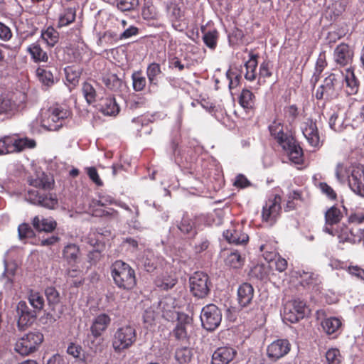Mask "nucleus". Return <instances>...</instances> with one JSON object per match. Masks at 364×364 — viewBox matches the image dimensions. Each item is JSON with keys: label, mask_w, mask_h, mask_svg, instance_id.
<instances>
[{"label": "nucleus", "mask_w": 364, "mask_h": 364, "mask_svg": "<svg viewBox=\"0 0 364 364\" xmlns=\"http://www.w3.org/2000/svg\"><path fill=\"white\" fill-rule=\"evenodd\" d=\"M282 146L287 151L289 159L292 162L300 164L302 161V149L299 145L295 144L293 138L287 140Z\"/></svg>", "instance_id": "obj_20"}, {"label": "nucleus", "mask_w": 364, "mask_h": 364, "mask_svg": "<svg viewBox=\"0 0 364 364\" xmlns=\"http://www.w3.org/2000/svg\"><path fill=\"white\" fill-rule=\"evenodd\" d=\"M343 80L342 75L331 73L326 77L322 84L326 89V97L331 98L336 95V90Z\"/></svg>", "instance_id": "obj_18"}, {"label": "nucleus", "mask_w": 364, "mask_h": 364, "mask_svg": "<svg viewBox=\"0 0 364 364\" xmlns=\"http://www.w3.org/2000/svg\"><path fill=\"white\" fill-rule=\"evenodd\" d=\"M225 263L230 268L239 269L243 266L244 259L237 251H234L226 257Z\"/></svg>", "instance_id": "obj_32"}, {"label": "nucleus", "mask_w": 364, "mask_h": 364, "mask_svg": "<svg viewBox=\"0 0 364 364\" xmlns=\"http://www.w3.org/2000/svg\"><path fill=\"white\" fill-rule=\"evenodd\" d=\"M176 306V300L171 296L164 297L159 304V307L163 312V316L168 319L171 317Z\"/></svg>", "instance_id": "obj_26"}, {"label": "nucleus", "mask_w": 364, "mask_h": 364, "mask_svg": "<svg viewBox=\"0 0 364 364\" xmlns=\"http://www.w3.org/2000/svg\"><path fill=\"white\" fill-rule=\"evenodd\" d=\"M156 284L158 287H160L164 290H168L175 286L176 279L171 277L163 279H159L156 281Z\"/></svg>", "instance_id": "obj_52"}, {"label": "nucleus", "mask_w": 364, "mask_h": 364, "mask_svg": "<svg viewBox=\"0 0 364 364\" xmlns=\"http://www.w3.org/2000/svg\"><path fill=\"white\" fill-rule=\"evenodd\" d=\"M29 301L36 311L41 310L44 306V299L38 292H31L29 296Z\"/></svg>", "instance_id": "obj_47"}, {"label": "nucleus", "mask_w": 364, "mask_h": 364, "mask_svg": "<svg viewBox=\"0 0 364 364\" xmlns=\"http://www.w3.org/2000/svg\"><path fill=\"white\" fill-rule=\"evenodd\" d=\"M60 80V74L56 69L53 71H47V87L58 82Z\"/></svg>", "instance_id": "obj_57"}, {"label": "nucleus", "mask_w": 364, "mask_h": 364, "mask_svg": "<svg viewBox=\"0 0 364 364\" xmlns=\"http://www.w3.org/2000/svg\"><path fill=\"white\" fill-rule=\"evenodd\" d=\"M348 272L357 277L358 278H360L361 279L364 280V269L359 268L357 266H352L349 267L348 268Z\"/></svg>", "instance_id": "obj_64"}, {"label": "nucleus", "mask_w": 364, "mask_h": 364, "mask_svg": "<svg viewBox=\"0 0 364 364\" xmlns=\"http://www.w3.org/2000/svg\"><path fill=\"white\" fill-rule=\"evenodd\" d=\"M10 137L12 153L21 152L26 149H32L36 145L35 140L28 137L18 138L16 135H11Z\"/></svg>", "instance_id": "obj_22"}, {"label": "nucleus", "mask_w": 364, "mask_h": 364, "mask_svg": "<svg viewBox=\"0 0 364 364\" xmlns=\"http://www.w3.org/2000/svg\"><path fill=\"white\" fill-rule=\"evenodd\" d=\"M190 328L176 325L175 327L173 333L175 338L178 340H184L188 336V331Z\"/></svg>", "instance_id": "obj_55"}, {"label": "nucleus", "mask_w": 364, "mask_h": 364, "mask_svg": "<svg viewBox=\"0 0 364 364\" xmlns=\"http://www.w3.org/2000/svg\"><path fill=\"white\" fill-rule=\"evenodd\" d=\"M111 322L110 317L106 314L97 315L92 322L90 331L95 338L100 336L105 332Z\"/></svg>", "instance_id": "obj_17"}, {"label": "nucleus", "mask_w": 364, "mask_h": 364, "mask_svg": "<svg viewBox=\"0 0 364 364\" xmlns=\"http://www.w3.org/2000/svg\"><path fill=\"white\" fill-rule=\"evenodd\" d=\"M18 237L21 240L31 238L35 235L33 230L28 223H22L18 228Z\"/></svg>", "instance_id": "obj_46"}, {"label": "nucleus", "mask_w": 364, "mask_h": 364, "mask_svg": "<svg viewBox=\"0 0 364 364\" xmlns=\"http://www.w3.org/2000/svg\"><path fill=\"white\" fill-rule=\"evenodd\" d=\"M274 264H275V269L280 272H284L287 267V261L278 256L275 259H274Z\"/></svg>", "instance_id": "obj_62"}, {"label": "nucleus", "mask_w": 364, "mask_h": 364, "mask_svg": "<svg viewBox=\"0 0 364 364\" xmlns=\"http://www.w3.org/2000/svg\"><path fill=\"white\" fill-rule=\"evenodd\" d=\"M343 214L339 208L335 206L330 208L325 213L326 224L333 225L340 222Z\"/></svg>", "instance_id": "obj_33"}, {"label": "nucleus", "mask_w": 364, "mask_h": 364, "mask_svg": "<svg viewBox=\"0 0 364 364\" xmlns=\"http://www.w3.org/2000/svg\"><path fill=\"white\" fill-rule=\"evenodd\" d=\"M63 257L70 263L75 262L80 255L79 247L75 244H69L64 247Z\"/></svg>", "instance_id": "obj_34"}, {"label": "nucleus", "mask_w": 364, "mask_h": 364, "mask_svg": "<svg viewBox=\"0 0 364 364\" xmlns=\"http://www.w3.org/2000/svg\"><path fill=\"white\" fill-rule=\"evenodd\" d=\"M341 355L339 350L329 349L326 353V360L323 364H341Z\"/></svg>", "instance_id": "obj_43"}, {"label": "nucleus", "mask_w": 364, "mask_h": 364, "mask_svg": "<svg viewBox=\"0 0 364 364\" xmlns=\"http://www.w3.org/2000/svg\"><path fill=\"white\" fill-rule=\"evenodd\" d=\"M218 33L216 30L209 31L204 33L203 40L206 46L213 50L216 48Z\"/></svg>", "instance_id": "obj_41"}, {"label": "nucleus", "mask_w": 364, "mask_h": 364, "mask_svg": "<svg viewBox=\"0 0 364 364\" xmlns=\"http://www.w3.org/2000/svg\"><path fill=\"white\" fill-rule=\"evenodd\" d=\"M257 58V55L250 53V59L245 63L246 73L245 77L249 81H253L256 78Z\"/></svg>", "instance_id": "obj_30"}, {"label": "nucleus", "mask_w": 364, "mask_h": 364, "mask_svg": "<svg viewBox=\"0 0 364 364\" xmlns=\"http://www.w3.org/2000/svg\"><path fill=\"white\" fill-rule=\"evenodd\" d=\"M323 331L327 334H333L336 333L341 326V321L336 317H330L324 319L321 322Z\"/></svg>", "instance_id": "obj_31"}, {"label": "nucleus", "mask_w": 364, "mask_h": 364, "mask_svg": "<svg viewBox=\"0 0 364 364\" xmlns=\"http://www.w3.org/2000/svg\"><path fill=\"white\" fill-rule=\"evenodd\" d=\"M180 231L184 234L194 235V223L192 220L187 215H184L181 220V222L178 225Z\"/></svg>", "instance_id": "obj_42"}, {"label": "nucleus", "mask_w": 364, "mask_h": 364, "mask_svg": "<svg viewBox=\"0 0 364 364\" xmlns=\"http://www.w3.org/2000/svg\"><path fill=\"white\" fill-rule=\"evenodd\" d=\"M177 319L178 326L192 328V318L184 313H177Z\"/></svg>", "instance_id": "obj_56"}, {"label": "nucleus", "mask_w": 364, "mask_h": 364, "mask_svg": "<svg viewBox=\"0 0 364 364\" xmlns=\"http://www.w3.org/2000/svg\"><path fill=\"white\" fill-rule=\"evenodd\" d=\"M32 127L37 132H41V129L45 128L43 112H41L36 120L32 122Z\"/></svg>", "instance_id": "obj_59"}, {"label": "nucleus", "mask_w": 364, "mask_h": 364, "mask_svg": "<svg viewBox=\"0 0 364 364\" xmlns=\"http://www.w3.org/2000/svg\"><path fill=\"white\" fill-rule=\"evenodd\" d=\"M302 133L309 144L314 147L320 145V137L316 122L306 119L301 127Z\"/></svg>", "instance_id": "obj_12"}, {"label": "nucleus", "mask_w": 364, "mask_h": 364, "mask_svg": "<svg viewBox=\"0 0 364 364\" xmlns=\"http://www.w3.org/2000/svg\"><path fill=\"white\" fill-rule=\"evenodd\" d=\"M66 80L73 85H75L79 80L80 72L73 67L68 66L65 68Z\"/></svg>", "instance_id": "obj_45"}, {"label": "nucleus", "mask_w": 364, "mask_h": 364, "mask_svg": "<svg viewBox=\"0 0 364 364\" xmlns=\"http://www.w3.org/2000/svg\"><path fill=\"white\" fill-rule=\"evenodd\" d=\"M43 340V334L38 332L28 333L16 343L14 350L21 355H27L34 351Z\"/></svg>", "instance_id": "obj_6"}, {"label": "nucleus", "mask_w": 364, "mask_h": 364, "mask_svg": "<svg viewBox=\"0 0 364 364\" xmlns=\"http://www.w3.org/2000/svg\"><path fill=\"white\" fill-rule=\"evenodd\" d=\"M191 356V349L186 347L177 349L175 353L176 360L181 364L189 362Z\"/></svg>", "instance_id": "obj_44"}, {"label": "nucleus", "mask_w": 364, "mask_h": 364, "mask_svg": "<svg viewBox=\"0 0 364 364\" xmlns=\"http://www.w3.org/2000/svg\"><path fill=\"white\" fill-rule=\"evenodd\" d=\"M136 329L130 325L118 328L114 333L112 346L116 353H122L130 348L136 341Z\"/></svg>", "instance_id": "obj_2"}, {"label": "nucleus", "mask_w": 364, "mask_h": 364, "mask_svg": "<svg viewBox=\"0 0 364 364\" xmlns=\"http://www.w3.org/2000/svg\"><path fill=\"white\" fill-rule=\"evenodd\" d=\"M345 79L348 87V94H356L358 91L359 82L355 77L354 73L353 71L348 70Z\"/></svg>", "instance_id": "obj_36"}, {"label": "nucleus", "mask_w": 364, "mask_h": 364, "mask_svg": "<svg viewBox=\"0 0 364 364\" xmlns=\"http://www.w3.org/2000/svg\"><path fill=\"white\" fill-rule=\"evenodd\" d=\"M133 87L136 91H141L146 86V82L144 77L139 73H135L132 75Z\"/></svg>", "instance_id": "obj_49"}, {"label": "nucleus", "mask_w": 364, "mask_h": 364, "mask_svg": "<svg viewBox=\"0 0 364 364\" xmlns=\"http://www.w3.org/2000/svg\"><path fill=\"white\" fill-rule=\"evenodd\" d=\"M190 290L197 298L205 297L210 291V280L208 274L203 272H195L189 279Z\"/></svg>", "instance_id": "obj_3"}, {"label": "nucleus", "mask_w": 364, "mask_h": 364, "mask_svg": "<svg viewBox=\"0 0 364 364\" xmlns=\"http://www.w3.org/2000/svg\"><path fill=\"white\" fill-rule=\"evenodd\" d=\"M236 350L230 347H220L212 355L211 364H228L233 360Z\"/></svg>", "instance_id": "obj_15"}, {"label": "nucleus", "mask_w": 364, "mask_h": 364, "mask_svg": "<svg viewBox=\"0 0 364 364\" xmlns=\"http://www.w3.org/2000/svg\"><path fill=\"white\" fill-rule=\"evenodd\" d=\"M281 198L279 196H275L273 200H269L262 210V219L266 222L274 223L277 219L281 210Z\"/></svg>", "instance_id": "obj_13"}, {"label": "nucleus", "mask_w": 364, "mask_h": 364, "mask_svg": "<svg viewBox=\"0 0 364 364\" xmlns=\"http://www.w3.org/2000/svg\"><path fill=\"white\" fill-rule=\"evenodd\" d=\"M87 174L90 179L98 186H102V182L100 180L97 171L95 168L90 167L87 169Z\"/></svg>", "instance_id": "obj_60"}, {"label": "nucleus", "mask_w": 364, "mask_h": 364, "mask_svg": "<svg viewBox=\"0 0 364 364\" xmlns=\"http://www.w3.org/2000/svg\"><path fill=\"white\" fill-rule=\"evenodd\" d=\"M50 114L47 118L48 124L47 131H57L63 126V120L67 118L70 112L60 105H55L49 109Z\"/></svg>", "instance_id": "obj_9"}, {"label": "nucleus", "mask_w": 364, "mask_h": 364, "mask_svg": "<svg viewBox=\"0 0 364 364\" xmlns=\"http://www.w3.org/2000/svg\"><path fill=\"white\" fill-rule=\"evenodd\" d=\"M100 110L105 115H116L119 112V107L113 97L106 98L100 104Z\"/></svg>", "instance_id": "obj_27"}, {"label": "nucleus", "mask_w": 364, "mask_h": 364, "mask_svg": "<svg viewBox=\"0 0 364 364\" xmlns=\"http://www.w3.org/2000/svg\"><path fill=\"white\" fill-rule=\"evenodd\" d=\"M102 82L109 90L117 91L122 85V80L116 74L107 73L102 77Z\"/></svg>", "instance_id": "obj_29"}, {"label": "nucleus", "mask_w": 364, "mask_h": 364, "mask_svg": "<svg viewBox=\"0 0 364 364\" xmlns=\"http://www.w3.org/2000/svg\"><path fill=\"white\" fill-rule=\"evenodd\" d=\"M259 74L262 77H269L272 75L269 62L264 61L260 65Z\"/></svg>", "instance_id": "obj_61"}, {"label": "nucleus", "mask_w": 364, "mask_h": 364, "mask_svg": "<svg viewBox=\"0 0 364 364\" xmlns=\"http://www.w3.org/2000/svg\"><path fill=\"white\" fill-rule=\"evenodd\" d=\"M223 236L229 243L236 245H245L249 240L247 234L235 229L227 230L223 232Z\"/></svg>", "instance_id": "obj_23"}, {"label": "nucleus", "mask_w": 364, "mask_h": 364, "mask_svg": "<svg viewBox=\"0 0 364 364\" xmlns=\"http://www.w3.org/2000/svg\"><path fill=\"white\" fill-rule=\"evenodd\" d=\"M16 109V105L7 95L0 96V114H9Z\"/></svg>", "instance_id": "obj_37"}, {"label": "nucleus", "mask_w": 364, "mask_h": 364, "mask_svg": "<svg viewBox=\"0 0 364 364\" xmlns=\"http://www.w3.org/2000/svg\"><path fill=\"white\" fill-rule=\"evenodd\" d=\"M349 186L356 194L364 197V167L357 165L353 167L348 179Z\"/></svg>", "instance_id": "obj_11"}, {"label": "nucleus", "mask_w": 364, "mask_h": 364, "mask_svg": "<svg viewBox=\"0 0 364 364\" xmlns=\"http://www.w3.org/2000/svg\"><path fill=\"white\" fill-rule=\"evenodd\" d=\"M255 96L249 90H243L239 97V103L245 109H250L254 105Z\"/></svg>", "instance_id": "obj_39"}, {"label": "nucleus", "mask_w": 364, "mask_h": 364, "mask_svg": "<svg viewBox=\"0 0 364 364\" xmlns=\"http://www.w3.org/2000/svg\"><path fill=\"white\" fill-rule=\"evenodd\" d=\"M353 57V51L346 43H341L334 50L335 62L341 66H345L350 63Z\"/></svg>", "instance_id": "obj_16"}, {"label": "nucleus", "mask_w": 364, "mask_h": 364, "mask_svg": "<svg viewBox=\"0 0 364 364\" xmlns=\"http://www.w3.org/2000/svg\"><path fill=\"white\" fill-rule=\"evenodd\" d=\"M319 186L322 193L326 194L330 199H336V193L330 186L326 183H321Z\"/></svg>", "instance_id": "obj_58"}, {"label": "nucleus", "mask_w": 364, "mask_h": 364, "mask_svg": "<svg viewBox=\"0 0 364 364\" xmlns=\"http://www.w3.org/2000/svg\"><path fill=\"white\" fill-rule=\"evenodd\" d=\"M31 188L26 196V199L31 203L44 206L46 199V181L44 178L33 179Z\"/></svg>", "instance_id": "obj_8"}, {"label": "nucleus", "mask_w": 364, "mask_h": 364, "mask_svg": "<svg viewBox=\"0 0 364 364\" xmlns=\"http://www.w3.org/2000/svg\"><path fill=\"white\" fill-rule=\"evenodd\" d=\"M269 130L271 135L274 137L280 146L283 145L287 140L291 139V137L284 133L283 125L279 122L274 121L269 126Z\"/></svg>", "instance_id": "obj_25"}, {"label": "nucleus", "mask_w": 364, "mask_h": 364, "mask_svg": "<svg viewBox=\"0 0 364 364\" xmlns=\"http://www.w3.org/2000/svg\"><path fill=\"white\" fill-rule=\"evenodd\" d=\"M341 242L363 243L364 247V229L360 233L350 234L348 237H343Z\"/></svg>", "instance_id": "obj_53"}, {"label": "nucleus", "mask_w": 364, "mask_h": 364, "mask_svg": "<svg viewBox=\"0 0 364 364\" xmlns=\"http://www.w3.org/2000/svg\"><path fill=\"white\" fill-rule=\"evenodd\" d=\"M222 315L220 309L214 304L204 306L200 314L202 326L208 331L215 330L220 323Z\"/></svg>", "instance_id": "obj_7"}, {"label": "nucleus", "mask_w": 364, "mask_h": 364, "mask_svg": "<svg viewBox=\"0 0 364 364\" xmlns=\"http://www.w3.org/2000/svg\"><path fill=\"white\" fill-rule=\"evenodd\" d=\"M17 325L20 330L31 326L36 317V311H32L25 301H20L16 307Z\"/></svg>", "instance_id": "obj_10"}, {"label": "nucleus", "mask_w": 364, "mask_h": 364, "mask_svg": "<svg viewBox=\"0 0 364 364\" xmlns=\"http://www.w3.org/2000/svg\"><path fill=\"white\" fill-rule=\"evenodd\" d=\"M111 274L114 284L121 289H132L136 285L134 270L121 260H117L112 264Z\"/></svg>", "instance_id": "obj_1"}, {"label": "nucleus", "mask_w": 364, "mask_h": 364, "mask_svg": "<svg viewBox=\"0 0 364 364\" xmlns=\"http://www.w3.org/2000/svg\"><path fill=\"white\" fill-rule=\"evenodd\" d=\"M117 6L122 11H131L139 4V0H115Z\"/></svg>", "instance_id": "obj_48"}, {"label": "nucleus", "mask_w": 364, "mask_h": 364, "mask_svg": "<svg viewBox=\"0 0 364 364\" xmlns=\"http://www.w3.org/2000/svg\"><path fill=\"white\" fill-rule=\"evenodd\" d=\"M308 308L304 301L293 299L287 301L284 308V319L296 323L307 314Z\"/></svg>", "instance_id": "obj_5"}, {"label": "nucleus", "mask_w": 364, "mask_h": 364, "mask_svg": "<svg viewBox=\"0 0 364 364\" xmlns=\"http://www.w3.org/2000/svg\"><path fill=\"white\" fill-rule=\"evenodd\" d=\"M254 289L248 283L241 284L237 290V300L242 307L247 306L252 300Z\"/></svg>", "instance_id": "obj_21"}, {"label": "nucleus", "mask_w": 364, "mask_h": 364, "mask_svg": "<svg viewBox=\"0 0 364 364\" xmlns=\"http://www.w3.org/2000/svg\"><path fill=\"white\" fill-rule=\"evenodd\" d=\"M47 300L49 302V306L51 307L52 311L54 312L53 314L50 313L47 314V319L50 315L52 318L55 320V316H58L55 313L56 311L58 313L60 312L61 306L59 304V294L55 289L47 288Z\"/></svg>", "instance_id": "obj_24"}, {"label": "nucleus", "mask_w": 364, "mask_h": 364, "mask_svg": "<svg viewBox=\"0 0 364 364\" xmlns=\"http://www.w3.org/2000/svg\"><path fill=\"white\" fill-rule=\"evenodd\" d=\"M364 229V213L357 212L352 213L348 218V226L343 225L337 230V235L339 241L343 240V237H348L350 235L360 233Z\"/></svg>", "instance_id": "obj_4"}, {"label": "nucleus", "mask_w": 364, "mask_h": 364, "mask_svg": "<svg viewBox=\"0 0 364 364\" xmlns=\"http://www.w3.org/2000/svg\"><path fill=\"white\" fill-rule=\"evenodd\" d=\"M82 92L86 102L90 105L96 101L97 92L92 85L85 82L82 85Z\"/></svg>", "instance_id": "obj_40"}, {"label": "nucleus", "mask_w": 364, "mask_h": 364, "mask_svg": "<svg viewBox=\"0 0 364 364\" xmlns=\"http://www.w3.org/2000/svg\"><path fill=\"white\" fill-rule=\"evenodd\" d=\"M161 73V66L159 64L153 63H151L146 70V75L150 84L157 85V77Z\"/></svg>", "instance_id": "obj_38"}, {"label": "nucleus", "mask_w": 364, "mask_h": 364, "mask_svg": "<svg viewBox=\"0 0 364 364\" xmlns=\"http://www.w3.org/2000/svg\"><path fill=\"white\" fill-rule=\"evenodd\" d=\"M59 39L58 33L53 28H47V45L53 46Z\"/></svg>", "instance_id": "obj_54"}, {"label": "nucleus", "mask_w": 364, "mask_h": 364, "mask_svg": "<svg viewBox=\"0 0 364 364\" xmlns=\"http://www.w3.org/2000/svg\"><path fill=\"white\" fill-rule=\"evenodd\" d=\"M76 16V10L73 7L65 8L58 17V26H66L73 23Z\"/></svg>", "instance_id": "obj_28"}, {"label": "nucleus", "mask_w": 364, "mask_h": 364, "mask_svg": "<svg viewBox=\"0 0 364 364\" xmlns=\"http://www.w3.org/2000/svg\"><path fill=\"white\" fill-rule=\"evenodd\" d=\"M290 350V343L286 339H278L272 342L267 348V355L269 358L277 360Z\"/></svg>", "instance_id": "obj_14"}, {"label": "nucleus", "mask_w": 364, "mask_h": 364, "mask_svg": "<svg viewBox=\"0 0 364 364\" xmlns=\"http://www.w3.org/2000/svg\"><path fill=\"white\" fill-rule=\"evenodd\" d=\"M12 153L11 137L5 136L0 139V155Z\"/></svg>", "instance_id": "obj_50"}, {"label": "nucleus", "mask_w": 364, "mask_h": 364, "mask_svg": "<svg viewBox=\"0 0 364 364\" xmlns=\"http://www.w3.org/2000/svg\"><path fill=\"white\" fill-rule=\"evenodd\" d=\"M28 51L36 63L43 62L46 58V52L43 51L38 42L32 43L28 47Z\"/></svg>", "instance_id": "obj_35"}, {"label": "nucleus", "mask_w": 364, "mask_h": 364, "mask_svg": "<svg viewBox=\"0 0 364 364\" xmlns=\"http://www.w3.org/2000/svg\"><path fill=\"white\" fill-rule=\"evenodd\" d=\"M138 33V28L134 26H130L126 29L119 36L120 39H127L133 36L136 35Z\"/></svg>", "instance_id": "obj_63"}, {"label": "nucleus", "mask_w": 364, "mask_h": 364, "mask_svg": "<svg viewBox=\"0 0 364 364\" xmlns=\"http://www.w3.org/2000/svg\"><path fill=\"white\" fill-rule=\"evenodd\" d=\"M166 10L172 21H180L183 16V3L181 0H168L166 2Z\"/></svg>", "instance_id": "obj_19"}, {"label": "nucleus", "mask_w": 364, "mask_h": 364, "mask_svg": "<svg viewBox=\"0 0 364 364\" xmlns=\"http://www.w3.org/2000/svg\"><path fill=\"white\" fill-rule=\"evenodd\" d=\"M33 229L38 232L46 231V219L43 216H35L32 220Z\"/></svg>", "instance_id": "obj_51"}]
</instances>
